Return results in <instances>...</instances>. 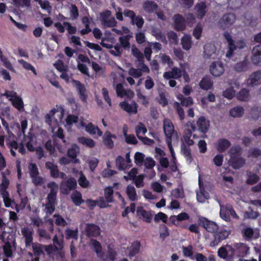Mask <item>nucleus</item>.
Listing matches in <instances>:
<instances>
[{
	"label": "nucleus",
	"mask_w": 261,
	"mask_h": 261,
	"mask_svg": "<svg viewBox=\"0 0 261 261\" xmlns=\"http://www.w3.org/2000/svg\"><path fill=\"white\" fill-rule=\"evenodd\" d=\"M47 187L50 189V191L46 198L45 208L47 214L52 215L55 211V207L57 203L59 186L55 181H50L47 184Z\"/></svg>",
	"instance_id": "f257e3e1"
},
{
	"label": "nucleus",
	"mask_w": 261,
	"mask_h": 261,
	"mask_svg": "<svg viewBox=\"0 0 261 261\" xmlns=\"http://www.w3.org/2000/svg\"><path fill=\"white\" fill-rule=\"evenodd\" d=\"M164 134L166 136V143L170 152L174 158V151L172 146V142L173 144L178 142V136L177 133L174 130V126L170 120H164Z\"/></svg>",
	"instance_id": "f03ea898"
},
{
	"label": "nucleus",
	"mask_w": 261,
	"mask_h": 261,
	"mask_svg": "<svg viewBox=\"0 0 261 261\" xmlns=\"http://www.w3.org/2000/svg\"><path fill=\"white\" fill-rule=\"evenodd\" d=\"M236 20V16L233 13H227L223 15L218 22L219 28L225 30L232 25Z\"/></svg>",
	"instance_id": "7ed1b4c3"
},
{
	"label": "nucleus",
	"mask_w": 261,
	"mask_h": 261,
	"mask_svg": "<svg viewBox=\"0 0 261 261\" xmlns=\"http://www.w3.org/2000/svg\"><path fill=\"white\" fill-rule=\"evenodd\" d=\"M77 182L74 177L69 178L65 182H62L60 185L62 193L65 195L68 194L69 192L76 189Z\"/></svg>",
	"instance_id": "20e7f679"
},
{
	"label": "nucleus",
	"mask_w": 261,
	"mask_h": 261,
	"mask_svg": "<svg viewBox=\"0 0 261 261\" xmlns=\"http://www.w3.org/2000/svg\"><path fill=\"white\" fill-rule=\"evenodd\" d=\"M198 223L210 232H214L218 229V225L215 222L209 221L204 217L199 218Z\"/></svg>",
	"instance_id": "39448f33"
},
{
	"label": "nucleus",
	"mask_w": 261,
	"mask_h": 261,
	"mask_svg": "<svg viewBox=\"0 0 261 261\" xmlns=\"http://www.w3.org/2000/svg\"><path fill=\"white\" fill-rule=\"evenodd\" d=\"M247 84L250 87H254L261 84V70L252 72L247 80Z\"/></svg>",
	"instance_id": "423d86ee"
},
{
	"label": "nucleus",
	"mask_w": 261,
	"mask_h": 261,
	"mask_svg": "<svg viewBox=\"0 0 261 261\" xmlns=\"http://www.w3.org/2000/svg\"><path fill=\"white\" fill-rule=\"evenodd\" d=\"M85 232L88 238H96L100 234V228L97 225L88 223L86 225Z\"/></svg>",
	"instance_id": "0eeeda50"
},
{
	"label": "nucleus",
	"mask_w": 261,
	"mask_h": 261,
	"mask_svg": "<svg viewBox=\"0 0 261 261\" xmlns=\"http://www.w3.org/2000/svg\"><path fill=\"white\" fill-rule=\"evenodd\" d=\"M251 53V62L256 66H261V45L254 46Z\"/></svg>",
	"instance_id": "6e6552de"
},
{
	"label": "nucleus",
	"mask_w": 261,
	"mask_h": 261,
	"mask_svg": "<svg viewBox=\"0 0 261 261\" xmlns=\"http://www.w3.org/2000/svg\"><path fill=\"white\" fill-rule=\"evenodd\" d=\"M147 132V129L144 124L141 122H139L138 125L136 127V133L137 137L140 140H142L144 143L146 144V141L152 142L153 140L149 139L146 137H142Z\"/></svg>",
	"instance_id": "1a4fd4ad"
},
{
	"label": "nucleus",
	"mask_w": 261,
	"mask_h": 261,
	"mask_svg": "<svg viewBox=\"0 0 261 261\" xmlns=\"http://www.w3.org/2000/svg\"><path fill=\"white\" fill-rule=\"evenodd\" d=\"M174 29L177 31H182L186 29V19L182 15L176 14L173 17Z\"/></svg>",
	"instance_id": "9d476101"
},
{
	"label": "nucleus",
	"mask_w": 261,
	"mask_h": 261,
	"mask_svg": "<svg viewBox=\"0 0 261 261\" xmlns=\"http://www.w3.org/2000/svg\"><path fill=\"white\" fill-rule=\"evenodd\" d=\"M208 8L205 3L201 2L196 4L194 7V11L197 17L202 19L208 11Z\"/></svg>",
	"instance_id": "9b49d317"
},
{
	"label": "nucleus",
	"mask_w": 261,
	"mask_h": 261,
	"mask_svg": "<svg viewBox=\"0 0 261 261\" xmlns=\"http://www.w3.org/2000/svg\"><path fill=\"white\" fill-rule=\"evenodd\" d=\"M120 107L129 114H136L138 112V105L133 101L131 104H129L126 101H123L119 103Z\"/></svg>",
	"instance_id": "f8f14e48"
},
{
	"label": "nucleus",
	"mask_w": 261,
	"mask_h": 261,
	"mask_svg": "<svg viewBox=\"0 0 261 261\" xmlns=\"http://www.w3.org/2000/svg\"><path fill=\"white\" fill-rule=\"evenodd\" d=\"M211 73L216 77L220 76L224 71L222 64L220 62H213L210 68Z\"/></svg>",
	"instance_id": "ddd939ff"
},
{
	"label": "nucleus",
	"mask_w": 261,
	"mask_h": 261,
	"mask_svg": "<svg viewBox=\"0 0 261 261\" xmlns=\"http://www.w3.org/2000/svg\"><path fill=\"white\" fill-rule=\"evenodd\" d=\"M72 82L74 83V86L79 94L80 99L83 102H86L87 98V95L86 94V89L85 85L82 84L79 81L72 80Z\"/></svg>",
	"instance_id": "4468645a"
},
{
	"label": "nucleus",
	"mask_w": 261,
	"mask_h": 261,
	"mask_svg": "<svg viewBox=\"0 0 261 261\" xmlns=\"http://www.w3.org/2000/svg\"><path fill=\"white\" fill-rule=\"evenodd\" d=\"M204 57L206 58H215L217 54V49L215 45L212 43H207L204 46Z\"/></svg>",
	"instance_id": "2eb2a0df"
},
{
	"label": "nucleus",
	"mask_w": 261,
	"mask_h": 261,
	"mask_svg": "<svg viewBox=\"0 0 261 261\" xmlns=\"http://www.w3.org/2000/svg\"><path fill=\"white\" fill-rule=\"evenodd\" d=\"M245 160L242 157L230 159L228 162V165L233 169H239L245 164Z\"/></svg>",
	"instance_id": "dca6fc26"
},
{
	"label": "nucleus",
	"mask_w": 261,
	"mask_h": 261,
	"mask_svg": "<svg viewBox=\"0 0 261 261\" xmlns=\"http://www.w3.org/2000/svg\"><path fill=\"white\" fill-rule=\"evenodd\" d=\"M22 236L25 238V244L27 247L30 246L33 240V230H30L28 227H24L21 230Z\"/></svg>",
	"instance_id": "f3484780"
},
{
	"label": "nucleus",
	"mask_w": 261,
	"mask_h": 261,
	"mask_svg": "<svg viewBox=\"0 0 261 261\" xmlns=\"http://www.w3.org/2000/svg\"><path fill=\"white\" fill-rule=\"evenodd\" d=\"M199 191L197 192V199L200 202H203L209 198L208 193L206 192L203 187V184L199 179Z\"/></svg>",
	"instance_id": "a211bd4d"
},
{
	"label": "nucleus",
	"mask_w": 261,
	"mask_h": 261,
	"mask_svg": "<svg viewBox=\"0 0 261 261\" xmlns=\"http://www.w3.org/2000/svg\"><path fill=\"white\" fill-rule=\"evenodd\" d=\"M112 139H116V135L106 131L103 136V143L109 149H112L114 146Z\"/></svg>",
	"instance_id": "6ab92c4d"
},
{
	"label": "nucleus",
	"mask_w": 261,
	"mask_h": 261,
	"mask_svg": "<svg viewBox=\"0 0 261 261\" xmlns=\"http://www.w3.org/2000/svg\"><path fill=\"white\" fill-rule=\"evenodd\" d=\"M197 124L199 130L203 134H205L210 127V121L203 116L198 119Z\"/></svg>",
	"instance_id": "aec40b11"
},
{
	"label": "nucleus",
	"mask_w": 261,
	"mask_h": 261,
	"mask_svg": "<svg viewBox=\"0 0 261 261\" xmlns=\"http://www.w3.org/2000/svg\"><path fill=\"white\" fill-rule=\"evenodd\" d=\"M91 244L97 256L103 260H106L103 258L104 253L102 251V246L100 242L95 239H91Z\"/></svg>",
	"instance_id": "412c9836"
},
{
	"label": "nucleus",
	"mask_w": 261,
	"mask_h": 261,
	"mask_svg": "<svg viewBox=\"0 0 261 261\" xmlns=\"http://www.w3.org/2000/svg\"><path fill=\"white\" fill-rule=\"evenodd\" d=\"M45 167L50 170V173L51 177L55 178L59 177V170L56 165L50 162L45 163Z\"/></svg>",
	"instance_id": "4be33fe9"
},
{
	"label": "nucleus",
	"mask_w": 261,
	"mask_h": 261,
	"mask_svg": "<svg viewBox=\"0 0 261 261\" xmlns=\"http://www.w3.org/2000/svg\"><path fill=\"white\" fill-rule=\"evenodd\" d=\"M2 182L0 184V194L8 193L7 189L10 185V180L6 177L5 172H2Z\"/></svg>",
	"instance_id": "5701e85b"
},
{
	"label": "nucleus",
	"mask_w": 261,
	"mask_h": 261,
	"mask_svg": "<svg viewBox=\"0 0 261 261\" xmlns=\"http://www.w3.org/2000/svg\"><path fill=\"white\" fill-rule=\"evenodd\" d=\"M144 10L147 13H152L158 9V5L153 1H146L143 4Z\"/></svg>",
	"instance_id": "b1692460"
},
{
	"label": "nucleus",
	"mask_w": 261,
	"mask_h": 261,
	"mask_svg": "<svg viewBox=\"0 0 261 261\" xmlns=\"http://www.w3.org/2000/svg\"><path fill=\"white\" fill-rule=\"evenodd\" d=\"M86 131L90 135L97 134L98 136H101L102 132L98 127L94 125L92 123H89L85 127Z\"/></svg>",
	"instance_id": "393cba45"
},
{
	"label": "nucleus",
	"mask_w": 261,
	"mask_h": 261,
	"mask_svg": "<svg viewBox=\"0 0 261 261\" xmlns=\"http://www.w3.org/2000/svg\"><path fill=\"white\" fill-rule=\"evenodd\" d=\"M249 62L247 59L236 64L233 69L237 72H244L247 70Z\"/></svg>",
	"instance_id": "a878e982"
},
{
	"label": "nucleus",
	"mask_w": 261,
	"mask_h": 261,
	"mask_svg": "<svg viewBox=\"0 0 261 261\" xmlns=\"http://www.w3.org/2000/svg\"><path fill=\"white\" fill-rule=\"evenodd\" d=\"M231 145L230 142L227 139H221L218 141L217 149L219 152H224Z\"/></svg>",
	"instance_id": "bb28decb"
},
{
	"label": "nucleus",
	"mask_w": 261,
	"mask_h": 261,
	"mask_svg": "<svg viewBox=\"0 0 261 261\" xmlns=\"http://www.w3.org/2000/svg\"><path fill=\"white\" fill-rule=\"evenodd\" d=\"M229 114L233 118L242 117L244 114V109L241 106L234 107L229 111Z\"/></svg>",
	"instance_id": "cd10ccee"
},
{
	"label": "nucleus",
	"mask_w": 261,
	"mask_h": 261,
	"mask_svg": "<svg viewBox=\"0 0 261 261\" xmlns=\"http://www.w3.org/2000/svg\"><path fill=\"white\" fill-rule=\"evenodd\" d=\"M181 44L184 49L189 50L191 48L192 44L191 37L188 35H185L181 39Z\"/></svg>",
	"instance_id": "c85d7f7f"
},
{
	"label": "nucleus",
	"mask_w": 261,
	"mask_h": 261,
	"mask_svg": "<svg viewBox=\"0 0 261 261\" xmlns=\"http://www.w3.org/2000/svg\"><path fill=\"white\" fill-rule=\"evenodd\" d=\"M114 190L112 187H108L104 190L105 199L106 202L109 203H113L114 202L113 197Z\"/></svg>",
	"instance_id": "c756f323"
},
{
	"label": "nucleus",
	"mask_w": 261,
	"mask_h": 261,
	"mask_svg": "<svg viewBox=\"0 0 261 261\" xmlns=\"http://www.w3.org/2000/svg\"><path fill=\"white\" fill-rule=\"evenodd\" d=\"M181 71L177 68H173L171 72H166L164 73V77L168 79L171 77L177 79L181 76Z\"/></svg>",
	"instance_id": "7c9ffc66"
},
{
	"label": "nucleus",
	"mask_w": 261,
	"mask_h": 261,
	"mask_svg": "<svg viewBox=\"0 0 261 261\" xmlns=\"http://www.w3.org/2000/svg\"><path fill=\"white\" fill-rule=\"evenodd\" d=\"M77 140L79 143L90 148H93L95 145V142L91 138L80 137L77 138Z\"/></svg>",
	"instance_id": "2f4dec72"
},
{
	"label": "nucleus",
	"mask_w": 261,
	"mask_h": 261,
	"mask_svg": "<svg viewBox=\"0 0 261 261\" xmlns=\"http://www.w3.org/2000/svg\"><path fill=\"white\" fill-rule=\"evenodd\" d=\"M65 238L66 240H70L71 239L77 240L78 239V229L76 228L75 229L72 230L69 228L65 229Z\"/></svg>",
	"instance_id": "473e14b6"
},
{
	"label": "nucleus",
	"mask_w": 261,
	"mask_h": 261,
	"mask_svg": "<svg viewBox=\"0 0 261 261\" xmlns=\"http://www.w3.org/2000/svg\"><path fill=\"white\" fill-rule=\"evenodd\" d=\"M201 88L204 90L211 89L213 86V82L210 77L206 76L204 77L199 83Z\"/></svg>",
	"instance_id": "72a5a7b5"
},
{
	"label": "nucleus",
	"mask_w": 261,
	"mask_h": 261,
	"mask_svg": "<svg viewBox=\"0 0 261 261\" xmlns=\"http://www.w3.org/2000/svg\"><path fill=\"white\" fill-rule=\"evenodd\" d=\"M71 198L73 202L76 206H80L82 203L84 202L81 193L77 191H74L72 194Z\"/></svg>",
	"instance_id": "f704fd0d"
},
{
	"label": "nucleus",
	"mask_w": 261,
	"mask_h": 261,
	"mask_svg": "<svg viewBox=\"0 0 261 261\" xmlns=\"http://www.w3.org/2000/svg\"><path fill=\"white\" fill-rule=\"evenodd\" d=\"M126 194L132 201H135L137 199V194L134 187L131 185L127 186L126 190Z\"/></svg>",
	"instance_id": "c9c22d12"
},
{
	"label": "nucleus",
	"mask_w": 261,
	"mask_h": 261,
	"mask_svg": "<svg viewBox=\"0 0 261 261\" xmlns=\"http://www.w3.org/2000/svg\"><path fill=\"white\" fill-rule=\"evenodd\" d=\"M242 152V148L239 145L232 146L230 148L228 151V153L230 156V159L240 157Z\"/></svg>",
	"instance_id": "e433bc0d"
},
{
	"label": "nucleus",
	"mask_w": 261,
	"mask_h": 261,
	"mask_svg": "<svg viewBox=\"0 0 261 261\" xmlns=\"http://www.w3.org/2000/svg\"><path fill=\"white\" fill-rule=\"evenodd\" d=\"M137 212L138 213V215H140L143 217L144 220L145 222L148 223L151 222L152 218V215L150 212L147 211L141 208L140 210H138Z\"/></svg>",
	"instance_id": "4c0bfd02"
},
{
	"label": "nucleus",
	"mask_w": 261,
	"mask_h": 261,
	"mask_svg": "<svg viewBox=\"0 0 261 261\" xmlns=\"http://www.w3.org/2000/svg\"><path fill=\"white\" fill-rule=\"evenodd\" d=\"M178 99L180 100V103L182 106L189 107L193 105V99L191 97H185L182 95L180 94L177 97Z\"/></svg>",
	"instance_id": "58836bf2"
},
{
	"label": "nucleus",
	"mask_w": 261,
	"mask_h": 261,
	"mask_svg": "<svg viewBox=\"0 0 261 261\" xmlns=\"http://www.w3.org/2000/svg\"><path fill=\"white\" fill-rule=\"evenodd\" d=\"M249 90L244 88L237 95V98L240 101H248L249 99Z\"/></svg>",
	"instance_id": "ea45409f"
},
{
	"label": "nucleus",
	"mask_w": 261,
	"mask_h": 261,
	"mask_svg": "<svg viewBox=\"0 0 261 261\" xmlns=\"http://www.w3.org/2000/svg\"><path fill=\"white\" fill-rule=\"evenodd\" d=\"M261 110L258 107L253 108L251 109L249 118L252 120H257L260 117Z\"/></svg>",
	"instance_id": "a19ab883"
},
{
	"label": "nucleus",
	"mask_w": 261,
	"mask_h": 261,
	"mask_svg": "<svg viewBox=\"0 0 261 261\" xmlns=\"http://www.w3.org/2000/svg\"><path fill=\"white\" fill-rule=\"evenodd\" d=\"M33 254L36 256V257H39L42 254H44L43 251V246L41 244H33L32 245Z\"/></svg>",
	"instance_id": "79ce46f5"
},
{
	"label": "nucleus",
	"mask_w": 261,
	"mask_h": 261,
	"mask_svg": "<svg viewBox=\"0 0 261 261\" xmlns=\"http://www.w3.org/2000/svg\"><path fill=\"white\" fill-rule=\"evenodd\" d=\"M78 182L79 185L83 188H87L89 186V181L87 179L86 177L82 171L80 173Z\"/></svg>",
	"instance_id": "37998d69"
},
{
	"label": "nucleus",
	"mask_w": 261,
	"mask_h": 261,
	"mask_svg": "<svg viewBox=\"0 0 261 261\" xmlns=\"http://www.w3.org/2000/svg\"><path fill=\"white\" fill-rule=\"evenodd\" d=\"M117 21L114 17H111L108 20L101 23L103 28H113L117 25Z\"/></svg>",
	"instance_id": "c03bdc74"
},
{
	"label": "nucleus",
	"mask_w": 261,
	"mask_h": 261,
	"mask_svg": "<svg viewBox=\"0 0 261 261\" xmlns=\"http://www.w3.org/2000/svg\"><path fill=\"white\" fill-rule=\"evenodd\" d=\"M19 63L22 65L23 67L27 70H30L32 71L34 75H37V73L35 67L31 65L30 63L21 59L19 61Z\"/></svg>",
	"instance_id": "a18cd8bd"
},
{
	"label": "nucleus",
	"mask_w": 261,
	"mask_h": 261,
	"mask_svg": "<svg viewBox=\"0 0 261 261\" xmlns=\"http://www.w3.org/2000/svg\"><path fill=\"white\" fill-rule=\"evenodd\" d=\"M12 105L18 111H20L23 109V102L21 98L16 97L12 101Z\"/></svg>",
	"instance_id": "49530a36"
},
{
	"label": "nucleus",
	"mask_w": 261,
	"mask_h": 261,
	"mask_svg": "<svg viewBox=\"0 0 261 261\" xmlns=\"http://www.w3.org/2000/svg\"><path fill=\"white\" fill-rule=\"evenodd\" d=\"M167 38L170 43L173 44H177L178 42V38L177 34L173 31H170L167 33Z\"/></svg>",
	"instance_id": "de8ad7c7"
},
{
	"label": "nucleus",
	"mask_w": 261,
	"mask_h": 261,
	"mask_svg": "<svg viewBox=\"0 0 261 261\" xmlns=\"http://www.w3.org/2000/svg\"><path fill=\"white\" fill-rule=\"evenodd\" d=\"M140 248V243L138 241H136L134 242L131 247L130 251H129V255L131 256H133L137 254H138L139 252Z\"/></svg>",
	"instance_id": "09e8293b"
},
{
	"label": "nucleus",
	"mask_w": 261,
	"mask_h": 261,
	"mask_svg": "<svg viewBox=\"0 0 261 261\" xmlns=\"http://www.w3.org/2000/svg\"><path fill=\"white\" fill-rule=\"evenodd\" d=\"M116 165L119 170H124L126 168V165L125 164L124 158L121 155H119L116 159Z\"/></svg>",
	"instance_id": "8fccbe9b"
},
{
	"label": "nucleus",
	"mask_w": 261,
	"mask_h": 261,
	"mask_svg": "<svg viewBox=\"0 0 261 261\" xmlns=\"http://www.w3.org/2000/svg\"><path fill=\"white\" fill-rule=\"evenodd\" d=\"M129 38L127 35L120 37L119 41L120 42V45L121 47L125 49L129 48L130 46V43L129 42Z\"/></svg>",
	"instance_id": "3c124183"
},
{
	"label": "nucleus",
	"mask_w": 261,
	"mask_h": 261,
	"mask_svg": "<svg viewBox=\"0 0 261 261\" xmlns=\"http://www.w3.org/2000/svg\"><path fill=\"white\" fill-rule=\"evenodd\" d=\"M55 67L60 72L68 71V68L67 66L64 64L63 61L61 60H58L55 64Z\"/></svg>",
	"instance_id": "603ef678"
},
{
	"label": "nucleus",
	"mask_w": 261,
	"mask_h": 261,
	"mask_svg": "<svg viewBox=\"0 0 261 261\" xmlns=\"http://www.w3.org/2000/svg\"><path fill=\"white\" fill-rule=\"evenodd\" d=\"M228 50L226 54V56L227 57H230L232 56L233 52L236 49H237V48L239 47L240 49L243 48V46H241L239 47L237 45L234 44L233 41L232 42L230 43V44H228Z\"/></svg>",
	"instance_id": "864d4df0"
},
{
	"label": "nucleus",
	"mask_w": 261,
	"mask_h": 261,
	"mask_svg": "<svg viewBox=\"0 0 261 261\" xmlns=\"http://www.w3.org/2000/svg\"><path fill=\"white\" fill-rule=\"evenodd\" d=\"M29 174L30 177L36 176L39 175L38 167L35 163H31L29 166Z\"/></svg>",
	"instance_id": "5fc2aeb1"
},
{
	"label": "nucleus",
	"mask_w": 261,
	"mask_h": 261,
	"mask_svg": "<svg viewBox=\"0 0 261 261\" xmlns=\"http://www.w3.org/2000/svg\"><path fill=\"white\" fill-rule=\"evenodd\" d=\"M131 23L133 24H136L138 28L141 29L144 24V20L141 16L138 15L136 16L134 19H133L131 21Z\"/></svg>",
	"instance_id": "6e6d98bb"
},
{
	"label": "nucleus",
	"mask_w": 261,
	"mask_h": 261,
	"mask_svg": "<svg viewBox=\"0 0 261 261\" xmlns=\"http://www.w3.org/2000/svg\"><path fill=\"white\" fill-rule=\"evenodd\" d=\"M248 179L246 181V183L249 185H253L258 181L259 179V176L255 174H252L249 172L248 174Z\"/></svg>",
	"instance_id": "4d7b16f0"
},
{
	"label": "nucleus",
	"mask_w": 261,
	"mask_h": 261,
	"mask_svg": "<svg viewBox=\"0 0 261 261\" xmlns=\"http://www.w3.org/2000/svg\"><path fill=\"white\" fill-rule=\"evenodd\" d=\"M54 217L56 218L55 224L58 226L64 227L67 225V222L59 214H55Z\"/></svg>",
	"instance_id": "13d9d810"
},
{
	"label": "nucleus",
	"mask_w": 261,
	"mask_h": 261,
	"mask_svg": "<svg viewBox=\"0 0 261 261\" xmlns=\"http://www.w3.org/2000/svg\"><path fill=\"white\" fill-rule=\"evenodd\" d=\"M78 152L79 148L76 145H74L68 149L67 151V155L71 159H76Z\"/></svg>",
	"instance_id": "bf43d9fd"
},
{
	"label": "nucleus",
	"mask_w": 261,
	"mask_h": 261,
	"mask_svg": "<svg viewBox=\"0 0 261 261\" xmlns=\"http://www.w3.org/2000/svg\"><path fill=\"white\" fill-rule=\"evenodd\" d=\"M70 17L72 19H76L79 15V12L76 6L72 4L70 7Z\"/></svg>",
	"instance_id": "052dcab7"
},
{
	"label": "nucleus",
	"mask_w": 261,
	"mask_h": 261,
	"mask_svg": "<svg viewBox=\"0 0 261 261\" xmlns=\"http://www.w3.org/2000/svg\"><path fill=\"white\" fill-rule=\"evenodd\" d=\"M3 201L5 204V206L6 207H9L11 206L12 203L13 202V200L10 198V195L9 192L1 194Z\"/></svg>",
	"instance_id": "680f3d73"
},
{
	"label": "nucleus",
	"mask_w": 261,
	"mask_h": 261,
	"mask_svg": "<svg viewBox=\"0 0 261 261\" xmlns=\"http://www.w3.org/2000/svg\"><path fill=\"white\" fill-rule=\"evenodd\" d=\"M145 155L140 152H137L134 156L135 162L137 165L142 164L145 160Z\"/></svg>",
	"instance_id": "e2e57ef3"
},
{
	"label": "nucleus",
	"mask_w": 261,
	"mask_h": 261,
	"mask_svg": "<svg viewBox=\"0 0 261 261\" xmlns=\"http://www.w3.org/2000/svg\"><path fill=\"white\" fill-rule=\"evenodd\" d=\"M65 120L67 125H71L78 122L79 117L77 116L69 114L67 115Z\"/></svg>",
	"instance_id": "0e129e2a"
},
{
	"label": "nucleus",
	"mask_w": 261,
	"mask_h": 261,
	"mask_svg": "<svg viewBox=\"0 0 261 261\" xmlns=\"http://www.w3.org/2000/svg\"><path fill=\"white\" fill-rule=\"evenodd\" d=\"M143 163L145 168L147 169H152L155 166V161L150 157H147Z\"/></svg>",
	"instance_id": "69168bd1"
},
{
	"label": "nucleus",
	"mask_w": 261,
	"mask_h": 261,
	"mask_svg": "<svg viewBox=\"0 0 261 261\" xmlns=\"http://www.w3.org/2000/svg\"><path fill=\"white\" fill-rule=\"evenodd\" d=\"M116 91L118 96L122 97L126 94V92L124 89L123 85L121 83L117 84L116 86Z\"/></svg>",
	"instance_id": "338daca9"
},
{
	"label": "nucleus",
	"mask_w": 261,
	"mask_h": 261,
	"mask_svg": "<svg viewBox=\"0 0 261 261\" xmlns=\"http://www.w3.org/2000/svg\"><path fill=\"white\" fill-rule=\"evenodd\" d=\"M111 11L108 10H106L100 13V22H102L107 20H108L111 17Z\"/></svg>",
	"instance_id": "774afa93"
}]
</instances>
